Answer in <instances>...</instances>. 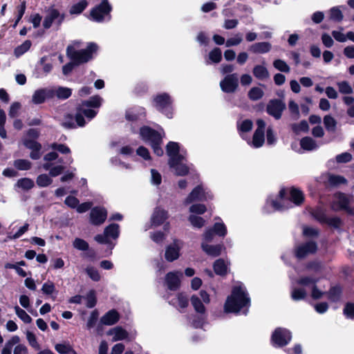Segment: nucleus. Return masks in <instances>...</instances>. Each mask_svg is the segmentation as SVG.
<instances>
[{"mask_svg":"<svg viewBox=\"0 0 354 354\" xmlns=\"http://www.w3.org/2000/svg\"><path fill=\"white\" fill-rule=\"evenodd\" d=\"M31 46V41L29 40L25 41L21 45L17 47L15 50V54L19 57L26 52H27Z\"/></svg>","mask_w":354,"mask_h":354,"instance_id":"nucleus-53","label":"nucleus"},{"mask_svg":"<svg viewBox=\"0 0 354 354\" xmlns=\"http://www.w3.org/2000/svg\"><path fill=\"white\" fill-rule=\"evenodd\" d=\"M111 6L108 0H102L101 3L91 9L90 19L95 22L101 23L111 19Z\"/></svg>","mask_w":354,"mask_h":354,"instance_id":"nucleus-6","label":"nucleus"},{"mask_svg":"<svg viewBox=\"0 0 354 354\" xmlns=\"http://www.w3.org/2000/svg\"><path fill=\"white\" fill-rule=\"evenodd\" d=\"M103 102V99L99 95H94L90 99L82 102L77 109V112L75 117L76 124L79 127H84L86 122L84 117L86 118L88 121L95 117L97 111L93 109L99 108Z\"/></svg>","mask_w":354,"mask_h":354,"instance_id":"nucleus-3","label":"nucleus"},{"mask_svg":"<svg viewBox=\"0 0 354 354\" xmlns=\"http://www.w3.org/2000/svg\"><path fill=\"white\" fill-rule=\"evenodd\" d=\"M273 66L275 68L281 72L288 73L290 71L289 66L283 60L276 59L273 62Z\"/></svg>","mask_w":354,"mask_h":354,"instance_id":"nucleus-57","label":"nucleus"},{"mask_svg":"<svg viewBox=\"0 0 354 354\" xmlns=\"http://www.w3.org/2000/svg\"><path fill=\"white\" fill-rule=\"evenodd\" d=\"M53 180L47 174H41L37 178L36 183L39 187H44L50 185Z\"/></svg>","mask_w":354,"mask_h":354,"instance_id":"nucleus-52","label":"nucleus"},{"mask_svg":"<svg viewBox=\"0 0 354 354\" xmlns=\"http://www.w3.org/2000/svg\"><path fill=\"white\" fill-rule=\"evenodd\" d=\"M299 279L292 280L291 282V298L295 301L302 300L306 298L307 292L306 290L302 287L301 284H298L297 281Z\"/></svg>","mask_w":354,"mask_h":354,"instance_id":"nucleus-27","label":"nucleus"},{"mask_svg":"<svg viewBox=\"0 0 354 354\" xmlns=\"http://www.w3.org/2000/svg\"><path fill=\"white\" fill-rule=\"evenodd\" d=\"M108 335L113 336L112 341L118 342L121 340H130L129 333L121 326H116L107 332Z\"/></svg>","mask_w":354,"mask_h":354,"instance_id":"nucleus-29","label":"nucleus"},{"mask_svg":"<svg viewBox=\"0 0 354 354\" xmlns=\"http://www.w3.org/2000/svg\"><path fill=\"white\" fill-rule=\"evenodd\" d=\"M242 40V36L239 33L236 34L235 37L228 39L226 41L225 45L227 47L237 46L241 43Z\"/></svg>","mask_w":354,"mask_h":354,"instance_id":"nucleus-61","label":"nucleus"},{"mask_svg":"<svg viewBox=\"0 0 354 354\" xmlns=\"http://www.w3.org/2000/svg\"><path fill=\"white\" fill-rule=\"evenodd\" d=\"M320 183L325 185L327 187L332 185V174L330 171L323 173L318 179Z\"/></svg>","mask_w":354,"mask_h":354,"instance_id":"nucleus-56","label":"nucleus"},{"mask_svg":"<svg viewBox=\"0 0 354 354\" xmlns=\"http://www.w3.org/2000/svg\"><path fill=\"white\" fill-rule=\"evenodd\" d=\"M73 247L79 250L86 251L88 248V244L84 240L76 238L73 241Z\"/></svg>","mask_w":354,"mask_h":354,"instance_id":"nucleus-58","label":"nucleus"},{"mask_svg":"<svg viewBox=\"0 0 354 354\" xmlns=\"http://www.w3.org/2000/svg\"><path fill=\"white\" fill-rule=\"evenodd\" d=\"M291 337V333L288 330L278 328L272 333V343L274 346L281 347L288 344Z\"/></svg>","mask_w":354,"mask_h":354,"instance_id":"nucleus-15","label":"nucleus"},{"mask_svg":"<svg viewBox=\"0 0 354 354\" xmlns=\"http://www.w3.org/2000/svg\"><path fill=\"white\" fill-rule=\"evenodd\" d=\"M250 304V299L246 288L241 283L236 284L232 290V293L227 297L225 304V313H238L241 309L248 308Z\"/></svg>","mask_w":354,"mask_h":354,"instance_id":"nucleus-1","label":"nucleus"},{"mask_svg":"<svg viewBox=\"0 0 354 354\" xmlns=\"http://www.w3.org/2000/svg\"><path fill=\"white\" fill-rule=\"evenodd\" d=\"M336 203L341 209H348L350 197L342 193H337L333 196V203Z\"/></svg>","mask_w":354,"mask_h":354,"instance_id":"nucleus-37","label":"nucleus"},{"mask_svg":"<svg viewBox=\"0 0 354 354\" xmlns=\"http://www.w3.org/2000/svg\"><path fill=\"white\" fill-rule=\"evenodd\" d=\"M301 147L306 151H313L319 147V145L310 137H304L300 140Z\"/></svg>","mask_w":354,"mask_h":354,"instance_id":"nucleus-38","label":"nucleus"},{"mask_svg":"<svg viewBox=\"0 0 354 354\" xmlns=\"http://www.w3.org/2000/svg\"><path fill=\"white\" fill-rule=\"evenodd\" d=\"M86 272L88 277L94 281H98L100 280L101 277L98 270L93 266H88L86 268Z\"/></svg>","mask_w":354,"mask_h":354,"instance_id":"nucleus-55","label":"nucleus"},{"mask_svg":"<svg viewBox=\"0 0 354 354\" xmlns=\"http://www.w3.org/2000/svg\"><path fill=\"white\" fill-rule=\"evenodd\" d=\"M42 167L46 171L49 170V174L53 177L59 175L64 169L62 165H56L53 167L52 164L50 162H45Z\"/></svg>","mask_w":354,"mask_h":354,"instance_id":"nucleus-42","label":"nucleus"},{"mask_svg":"<svg viewBox=\"0 0 354 354\" xmlns=\"http://www.w3.org/2000/svg\"><path fill=\"white\" fill-rule=\"evenodd\" d=\"M13 165L18 170H28L32 167V163L26 159H17L14 161Z\"/></svg>","mask_w":354,"mask_h":354,"instance_id":"nucleus-47","label":"nucleus"},{"mask_svg":"<svg viewBox=\"0 0 354 354\" xmlns=\"http://www.w3.org/2000/svg\"><path fill=\"white\" fill-rule=\"evenodd\" d=\"M151 182L156 185H159L162 182L160 174L154 169H151Z\"/></svg>","mask_w":354,"mask_h":354,"instance_id":"nucleus-60","label":"nucleus"},{"mask_svg":"<svg viewBox=\"0 0 354 354\" xmlns=\"http://www.w3.org/2000/svg\"><path fill=\"white\" fill-rule=\"evenodd\" d=\"M183 247V242L180 240L176 239L174 242L168 245L165 250V259L172 262L178 259L180 257V250Z\"/></svg>","mask_w":354,"mask_h":354,"instance_id":"nucleus-19","label":"nucleus"},{"mask_svg":"<svg viewBox=\"0 0 354 354\" xmlns=\"http://www.w3.org/2000/svg\"><path fill=\"white\" fill-rule=\"evenodd\" d=\"M86 299V307L91 308H93L97 302L95 292L94 290H90L86 297H84Z\"/></svg>","mask_w":354,"mask_h":354,"instance_id":"nucleus-51","label":"nucleus"},{"mask_svg":"<svg viewBox=\"0 0 354 354\" xmlns=\"http://www.w3.org/2000/svg\"><path fill=\"white\" fill-rule=\"evenodd\" d=\"M253 123L250 120L245 119L237 122V129L242 138L246 140V133L252 129Z\"/></svg>","mask_w":354,"mask_h":354,"instance_id":"nucleus-32","label":"nucleus"},{"mask_svg":"<svg viewBox=\"0 0 354 354\" xmlns=\"http://www.w3.org/2000/svg\"><path fill=\"white\" fill-rule=\"evenodd\" d=\"M106 216L107 212L104 208L96 207L91 211L90 221L93 225H100L105 221Z\"/></svg>","mask_w":354,"mask_h":354,"instance_id":"nucleus-23","label":"nucleus"},{"mask_svg":"<svg viewBox=\"0 0 354 354\" xmlns=\"http://www.w3.org/2000/svg\"><path fill=\"white\" fill-rule=\"evenodd\" d=\"M167 212L160 208H156L151 215V225L145 227V230H148L151 227L159 226L167 218Z\"/></svg>","mask_w":354,"mask_h":354,"instance_id":"nucleus-22","label":"nucleus"},{"mask_svg":"<svg viewBox=\"0 0 354 354\" xmlns=\"http://www.w3.org/2000/svg\"><path fill=\"white\" fill-rule=\"evenodd\" d=\"M80 41H73L66 48V55L75 64L86 63L91 60L98 50V46L93 42L88 44L84 49L77 50L80 47Z\"/></svg>","mask_w":354,"mask_h":354,"instance_id":"nucleus-2","label":"nucleus"},{"mask_svg":"<svg viewBox=\"0 0 354 354\" xmlns=\"http://www.w3.org/2000/svg\"><path fill=\"white\" fill-rule=\"evenodd\" d=\"M120 235V225L118 224L112 223L105 227L102 234H97L95 236V240L101 244H106L109 248L107 255H110L112 252L115 243L112 240H116Z\"/></svg>","mask_w":354,"mask_h":354,"instance_id":"nucleus-5","label":"nucleus"},{"mask_svg":"<svg viewBox=\"0 0 354 354\" xmlns=\"http://www.w3.org/2000/svg\"><path fill=\"white\" fill-rule=\"evenodd\" d=\"M201 246L205 254L213 257L221 255L222 252L225 250V247L223 244L211 245L201 243Z\"/></svg>","mask_w":354,"mask_h":354,"instance_id":"nucleus-30","label":"nucleus"},{"mask_svg":"<svg viewBox=\"0 0 354 354\" xmlns=\"http://www.w3.org/2000/svg\"><path fill=\"white\" fill-rule=\"evenodd\" d=\"M289 200L292 201L295 205H300L304 200V196L302 192L297 188L291 187L288 189Z\"/></svg>","mask_w":354,"mask_h":354,"instance_id":"nucleus-34","label":"nucleus"},{"mask_svg":"<svg viewBox=\"0 0 354 354\" xmlns=\"http://www.w3.org/2000/svg\"><path fill=\"white\" fill-rule=\"evenodd\" d=\"M352 160V155L350 153L344 152L336 156V161L339 163L348 162Z\"/></svg>","mask_w":354,"mask_h":354,"instance_id":"nucleus-64","label":"nucleus"},{"mask_svg":"<svg viewBox=\"0 0 354 354\" xmlns=\"http://www.w3.org/2000/svg\"><path fill=\"white\" fill-rule=\"evenodd\" d=\"M191 304L196 313L205 314V304L210 303V296L204 290H201L198 295H193L190 298Z\"/></svg>","mask_w":354,"mask_h":354,"instance_id":"nucleus-11","label":"nucleus"},{"mask_svg":"<svg viewBox=\"0 0 354 354\" xmlns=\"http://www.w3.org/2000/svg\"><path fill=\"white\" fill-rule=\"evenodd\" d=\"M311 215L322 225L331 226L332 218L330 214L327 213L326 207L320 203L316 209H310Z\"/></svg>","mask_w":354,"mask_h":354,"instance_id":"nucleus-16","label":"nucleus"},{"mask_svg":"<svg viewBox=\"0 0 354 354\" xmlns=\"http://www.w3.org/2000/svg\"><path fill=\"white\" fill-rule=\"evenodd\" d=\"M166 153L169 157L168 162L184 158L186 156V151L180 148L179 143L172 141L167 143Z\"/></svg>","mask_w":354,"mask_h":354,"instance_id":"nucleus-17","label":"nucleus"},{"mask_svg":"<svg viewBox=\"0 0 354 354\" xmlns=\"http://www.w3.org/2000/svg\"><path fill=\"white\" fill-rule=\"evenodd\" d=\"M222 59V52L220 48H214L212 50H211L209 53L208 60L206 61L207 64H209L211 63H218L221 61Z\"/></svg>","mask_w":354,"mask_h":354,"instance_id":"nucleus-41","label":"nucleus"},{"mask_svg":"<svg viewBox=\"0 0 354 354\" xmlns=\"http://www.w3.org/2000/svg\"><path fill=\"white\" fill-rule=\"evenodd\" d=\"M41 292L46 295L50 296L53 300H55L58 293V291L56 290L55 283L49 280L43 284Z\"/></svg>","mask_w":354,"mask_h":354,"instance_id":"nucleus-36","label":"nucleus"},{"mask_svg":"<svg viewBox=\"0 0 354 354\" xmlns=\"http://www.w3.org/2000/svg\"><path fill=\"white\" fill-rule=\"evenodd\" d=\"M168 165L176 176H184L189 174L190 166L187 164L186 156L179 160H171Z\"/></svg>","mask_w":354,"mask_h":354,"instance_id":"nucleus-18","label":"nucleus"},{"mask_svg":"<svg viewBox=\"0 0 354 354\" xmlns=\"http://www.w3.org/2000/svg\"><path fill=\"white\" fill-rule=\"evenodd\" d=\"M65 19V14L61 13L54 7L50 8L43 21V26L46 29L50 28L53 24L57 26H60Z\"/></svg>","mask_w":354,"mask_h":354,"instance_id":"nucleus-12","label":"nucleus"},{"mask_svg":"<svg viewBox=\"0 0 354 354\" xmlns=\"http://www.w3.org/2000/svg\"><path fill=\"white\" fill-rule=\"evenodd\" d=\"M53 97H54L53 88L39 89L33 93L32 101L34 104H39L44 102L46 99Z\"/></svg>","mask_w":354,"mask_h":354,"instance_id":"nucleus-25","label":"nucleus"},{"mask_svg":"<svg viewBox=\"0 0 354 354\" xmlns=\"http://www.w3.org/2000/svg\"><path fill=\"white\" fill-rule=\"evenodd\" d=\"M153 104L156 108L162 112L167 118H172V100L168 93H163L155 96Z\"/></svg>","mask_w":354,"mask_h":354,"instance_id":"nucleus-8","label":"nucleus"},{"mask_svg":"<svg viewBox=\"0 0 354 354\" xmlns=\"http://www.w3.org/2000/svg\"><path fill=\"white\" fill-rule=\"evenodd\" d=\"M54 96L56 95L60 100H66L68 98L72 93L71 89L66 87H58L53 89Z\"/></svg>","mask_w":354,"mask_h":354,"instance_id":"nucleus-46","label":"nucleus"},{"mask_svg":"<svg viewBox=\"0 0 354 354\" xmlns=\"http://www.w3.org/2000/svg\"><path fill=\"white\" fill-rule=\"evenodd\" d=\"M169 304L178 309H184L187 307L189 299L187 296L184 293H178L176 297L170 300Z\"/></svg>","mask_w":354,"mask_h":354,"instance_id":"nucleus-33","label":"nucleus"},{"mask_svg":"<svg viewBox=\"0 0 354 354\" xmlns=\"http://www.w3.org/2000/svg\"><path fill=\"white\" fill-rule=\"evenodd\" d=\"M254 75L259 80H265L269 77V73L266 67L257 65L253 69Z\"/></svg>","mask_w":354,"mask_h":354,"instance_id":"nucleus-44","label":"nucleus"},{"mask_svg":"<svg viewBox=\"0 0 354 354\" xmlns=\"http://www.w3.org/2000/svg\"><path fill=\"white\" fill-rule=\"evenodd\" d=\"M227 263L225 260L218 259L214 262L213 268L216 274L224 275L227 273Z\"/></svg>","mask_w":354,"mask_h":354,"instance_id":"nucleus-39","label":"nucleus"},{"mask_svg":"<svg viewBox=\"0 0 354 354\" xmlns=\"http://www.w3.org/2000/svg\"><path fill=\"white\" fill-rule=\"evenodd\" d=\"M197 315L193 316L190 319L191 325L194 328H201L204 325L207 319V313H197Z\"/></svg>","mask_w":354,"mask_h":354,"instance_id":"nucleus-40","label":"nucleus"},{"mask_svg":"<svg viewBox=\"0 0 354 354\" xmlns=\"http://www.w3.org/2000/svg\"><path fill=\"white\" fill-rule=\"evenodd\" d=\"M16 186L22 190H29L34 186V181L28 178H22L17 180Z\"/></svg>","mask_w":354,"mask_h":354,"instance_id":"nucleus-45","label":"nucleus"},{"mask_svg":"<svg viewBox=\"0 0 354 354\" xmlns=\"http://www.w3.org/2000/svg\"><path fill=\"white\" fill-rule=\"evenodd\" d=\"M227 234V227L223 222H216L211 228L205 230L202 236L201 243L209 244L214 239L215 235L224 237Z\"/></svg>","mask_w":354,"mask_h":354,"instance_id":"nucleus-10","label":"nucleus"},{"mask_svg":"<svg viewBox=\"0 0 354 354\" xmlns=\"http://www.w3.org/2000/svg\"><path fill=\"white\" fill-rule=\"evenodd\" d=\"M271 49V44L269 42H258L251 45L249 50L253 53L263 54L269 52Z\"/></svg>","mask_w":354,"mask_h":354,"instance_id":"nucleus-35","label":"nucleus"},{"mask_svg":"<svg viewBox=\"0 0 354 354\" xmlns=\"http://www.w3.org/2000/svg\"><path fill=\"white\" fill-rule=\"evenodd\" d=\"M338 88L342 93L344 94H349L353 92L352 87L346 82H342L338 83Z\"/></svg>","mask_w":354,"mask_h":354,"instance_id":"nucleus-63","label":"nucleus"},{"mask_svg":"<svg viewBox=\"0 0 354 354\" xmlns=\"http://www.w3.org/2000/svg\"><path fill=\"white\" fill-rule=\"evenodd\" d=\"M191 225L196 228H201L205 224V221L201 216L191 214L188 218Z\"/></svg>","mask_w":354,"mask_h":354,"instance_id":"nucleus-48","label":"nucleus"},{"mask_svg":"<svg viewBox=\"0 0 354 354\" xmlns=\"http://www.w3.org/2000/svg\"><path fill=\"white\" fill-rule=\"evenodd\" d=\"M62 126H64L66 128L71 129L76 127V124L74 122V118L71 115H66L62 122Z\"/></svg>","mask_w":354,"mask_h":354,"instance_id":"nucleus-62","label":"nucleus"},{"mask_svg":"<svg viewBox=\"0 0 354 354\" xmlns=\"http://www.w3.org/2000/svg\"><path fill=\"white\" fill-rule=\"evenodd\" d=\"M286 106L281 100H271L267 106L268 113L276 119H279Z\"/></svg>","mask_w":354,"mask_h":354,"instance_id":"nucleus-24","label":"nucleus"},{"mask_svg":"<svg viewBox=\"0 0 354 354\" xmlns=\"http://www.w3.org/2000/svg\"><path fill=\"white\" fill-rule=\"evenodd\" d=\"M292 129L297 134L301 132H307L308 130V124L306 120H302L299 123L292 124Z\"/></svg>","mask_w":354,"mask_h":354,"instance_id":"nucleus-49","label":"nucleus"},{"mask_svg":"<svg viewBox=\"0 0 354 354\" xmlns=\"http://www.w3.org/2000/svg\"><path fill=\"white\" fill-rule=\"evenodd\" d=\"M87 6L88 2L86 0H82L78 3L73 4L71 7L69 12L71 15H80L86 9Z\"/></svg>","mask_w":354,"mask_h":354,"instance_id":"nucleus-43","label":"nucleus"},{"mask_svg":"<svg viewBox=\"0 0 354 354\" xmlns=\"http://www.w3.org/2000/svg\"><path fill=\"white\" fill-rule=\"evenodd\" d=\"M317 245L313 241H309L299 245L296 249V256L299 259L304 258L308 254L315 252Z\"/></svg>","mask_w":354,"mask_h":354,"instance_id":"nucleus-26","label":"nucleus"},{"mask_svg":"<svg viewBox=\"0 0 354 354\" xmlns=\"http://www.w3.org/2000/svg\"><path fill=\"white\" fill-rule=\"evenodd\" d=\"M239 84L238 75L236 73L226 75L220 82L221 90L225 93H233Z\"/></svg>","mask_w":354,"mask_h":354,"instance_id":"nucleus-20","label":"nucleus"},{"mask_svg":"<svg viewBox=\"0 0 354 354\" xmlns=\"http://www.w3.org/2000/svg\"><path fill=\"white\" fill-rule=\"evenodd\" d=\"M207 210V208L205 207V205H203V204H194L190 206L189 207V212L194 214H204Z\"/></svg>","mask_w":354,"mask_h":354,"instance_id":"nucleus-59","label":"nucleus"},{"mask_svg":"<svg viewBox=\"0 0 354 354\" xmlns=\"http://www.w3.org/2000/svg\"><path fill=\"white\" fill-rule=\"evenodd\" d=\"M120 319V314L114 309L109 310L101 318L100 323L106 326H112Z\"/></svg>","mask_w":354,"mask_h":354,"instance_id":"nucleus-31","label":"nucleus"},{"mask_svg":"<svg viewBox=\"0 0 354 354\" xmlns=\"http://www.w3.org/2000/svg\"><path fill=\"white\" fill-rule=\"evenodd\" d=\"M257 128L253 135L252 140L247 138L248 144L254 148L261 147L265 141L264 130L266 127L265 122L259 119L257 121Z\"/></svg>","mask_w":354,"mask_h":354,"instance_id":"nucleus-14","label":"nucleus"},{"mask_svg":"<svg viewBox=\"0 0 354 354\" xmlns=\"http://www.w3.org/2000/svg\"><path fill=\"white\" fill-rule=\"evenodd\" d=\"M24 145L26 148L31 150L30 157L32 159L37 160L40 158L41 155L40 152L41 145L39 143L32 140L25 139L24 141Z\"/></svg>","mask_w":354,"mask_h":354,"instance_id":"nucleus-28","label":"nucleus"},{"mask_svg":"<svg viewBox=\"0 0 354 354\" xmlns=\"http://www.w3.org/2000/svg\"><path fill=\"white\" fill-rule=\"evenodd\" d=\"M213 195L211 191L201 184L192 189L187 197L185 199V205L190 204L196 201H207L212 199Z\"/></svg>","mask_w":354,"mask_h":354,"instance_id":"nucleus-7","label":"nucleus"},{"mask_svg":"<svg viewBox=\"0 0 354 354\" xmlns=\"http://www.w3.org/2000/svg\"><path fill=\"white\" fill-rule=\"evenodd\" d=\"M140 136L145 142L149 143L153 152L158 156L163 154V149L161 148L162 139L165 136L162 129L160 131L153 130L149 127H142L140 129Z\"/></svg>","mask_w":354,"mask_h":354,"instance_id":"nucleus-4","label":"nucleus"},{"mask_svg":"<svg viewBox=\"0 0 354 354\" xmlns=\"http://www.w3.org/2000/svg\"><path fill=\"white\" fill-rule=\"evenodd\" d=\"M286 192V189H281L277 196H269L266 201V207H270L273 211H281L288 208V206L285 205L288 202L285 198Z\"/></svg>","mask_w":354,"mask_h":354,"instance_id":"nucleus-13","label":"nucleus"},{"mask_svg":"<svg viewBox=\"0 0 354 354\" xmlns=\"http://www.w3.org/2000/svg\"><path fill=\"white\" fill-rule=\"evenodd\" d=\"M263 95V91L259 87L252 88L248 93V96L252 100H258L262 97Z\"/></svg>","mask_w":354,"mask_h":354,"instance_id":"nucleus-54","label":"nucleus"},{"mask_svg":"<svg viewBox=\"0 0 354 354\" xmlns=\"http://www.w3.org/2000/svg\"><path fill=\"white\" fill-rule=\"evenodd\" d=\"M180 272H169L165 276V285L170 290H176L180 286Z\"/></svg>","mask_w":354,"mask_h":354,"instance_id":"nucleus-21","label":"nucleus"},{"mask_svg":"<svg viewBox=\"0 0 354 354\" xmlns=\"http://www.w3.org/2000/svg\"><path fill=\"white\" fill-rule=\"evenodd\" d=\"M15 311L16 315L26 324H30L32 322V318L27 313L21 309L18 306L15 307Z\"/></svg>","mask_w":354,"mask_h":354,"instance_id":"nucleus-50","label":"nucleus"},{"mask_svg":"<svg viewBox=\"0 0 354 354\" xmlns=\"http://www.w3.org/2000/svg\"><path fill=\"white\" fill-rule=\"evenodd\" d=\"M317 280L312 277H301L297 281L298 284H301L305 287H310L312 288L311 297L314 299H319L325 295H328L332 289L330 286L328 291L325 290H321L317 285Z\"/></svg>","mask_w":354,"mask_h":354,"instance_id":"nucleus-9","label":"nucleus"}]
</instances>
